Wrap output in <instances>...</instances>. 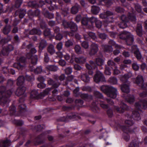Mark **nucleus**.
I'll list each match as a JSON object with an SVG mask.
<instances>
[{
  "mask_svg": "<svg viewBox=\"0 0 147 147\" xmlns=\"http://www.w3.org/2000/svg\"><path fill=\"white\" fill-rule=\"evenodd\" d=\"M108 88L109 90L107 93V95L113 98H115L117 95V90L112 87H108L106 86H102L101 87V90L104 92L107 91V89Z\"/></svg>",
  "mask_w": 147,
  "mask_h": 147,
  "instance_id": "nucleus-1",
  "label": "nucleus"
},
{
  "mask_svg": "<svg viewBox=\"0 0 147 147\" xmlns=\"http://www.w3.org/2000/svg\"><path fill=\"white\" fill-rule=\"evenodd\" d=\"M63 25L65 28H70L71 30L74 32L76 31L78 29L77 25L73 22H68L64 20L63 21Z\"/></svg>",
  "mask_w": 147,
  "mask_h": 147,
  "instance_id": "nucleus-2",
  "label": "nucleus"
},
{
  "mask_svg": "<svg viewBox=\"0 0 147 147\" xmlns=\"http://www.w3.org/2000/svg\"><path fill=\"white\" fill-rule=\"evenodd\" d=\"M25 59L24 57L20 59L19 62L14 64V67L19 70H22L25 67Z\"/></svg>",
  "mask_w": 147,
  "mask_h": 147,
  "instance_id": "nucleus-3",
  "label": "nucleus"
},
{
  "mask_svg": "<svg viewBox=\"0 0 147 147\" xmlns=\"http://www.w3.org/2000/svg\"><path fill=\"white\" fill-rule=\"evenodd\" d=\"M105 78L102 74L99 71H97L94 77V80L96 83L100 81L103 82L105 81Z\"/></svg>",
  "mask_w": 147,
  "mask_h": 147,
  "instance_id": "nucleus-4",
  "label": "nucleus"
},
{
  "mask_svg": "<svg viewBox=\"0 0 147 147\" xmlns=\"http://www.w3.org/2000/svg\"><path fill=\"white\" fill-rule=\"evenodd\" d=\"M122 129L124 132L123 134V138L126 141H128L130 139L129 134L132 133V132L130 131L128 127H123Z\"/></svg>",
  "mask_w": 147,
  "mask_h": 147,
  "instance_id": "nucleus-5",
  "label": "nucleus"
},
{
  "mask_svg": "<svg viewBox=\"0 0 147 147\" xmlns=\"http://www.w3.org/2000/svg\"><path fill=\"white\" fill-rule=\"evenodd\" d=\"M135 106L138 109H140V107L145 109L147 108V102L144 100L139 102L136 103L135 104Z\"/></svg>",
  "mask_w": 147,
  "mask_h": 147,
  "instance_id": "nucleus-6",
  "label": "nucleus"
},
{
  "mask_svg": "<svg viewBox=\"0 0 147 147\" xmlns=\"http://www.w3.org/2000/svg\"><path fill=\"white\" fill-rule=\"evenodd\" d=\"M98 50V48L97 45L95 43H92L91 45L90 51L89 52V54L93 55L95 54Z\"/></svg>",
  "mask_w": 147,
  "mask_h": 147,
  "instance_id": "nucleus-7",
  "label": "nucleus"
},
{
  "mask_svg": "<svg viewBox=\"0 0 147 147\" xmlns=\"http://www.w3.org/2000/svg\"><path fill=\"white\" fill-rule=\"evenodd\" d=\"M27 57L29 58L31 57V62L34 65L36 64L37 61V57L36 55L32 56L31 53H29L27 55Z\"/></svg>",
  "mask_w": 147,
  "mask_h": 147,
  "instance_id": "nucleus-8",
  "label": "nucleus"
},
{
  "mask_svg": "<svg viewBox=\"0 0 147 147\" xmlns=\"http://www.w3.org/2000/svg\"><path fill=\"white\" fill-rule=\"evenodd\" d=\"M26 89V88L25 87L20 86L17 89L16 91V94L18 96H21L24 93Z\"/></svg>",
  "mask_w": 147,
  "mask_h": 147,
  "instance_id": "nucleus-9",
  "label": "nucleus"
},
{
  "mask_svg": "<svg viewBox=\"0 0 147 147\" xmlns=\"http://www.w3.org/2000/svg\"><path fill=\"white\" fill-rule=\"evenodd\" d=\"M132 51L134 52L136 58L138 59H139L141 58V55L139 51L137 49L136 46H133L132 47Z\"/></svg>",
  "mask_w": 147,
  "mask_h": 147,
  "instance_id": "nucleus-10",
  "label": "nucleus"
},
{
  "mask_svg": "<svg viewBox=\"0 0 147 147\" xmlns=\"http://www.w3.org/2000/svg\"><path fill=\"white\" fill-rule=\"evenodd\" d=\"M121 108H119L117 107H115V109L117 110V111L119 113H123L125 110L127 109V106L126 105L123 103H122L120 105Z\"/></svg>",
  "mask_w": 147,
  "mask_h": 147,
  "instance_id": "nucleus-11",
  "label": "nucleus"
},
{
  "mask_svg": "<svg viewBox=\"0 0 147 147\" xmlns=\"http://www.w3.org/2000/svg\"><path fill=\"white\" fill-rule=\"evenodd\" d=\"M13 47L12 46L9 45L8 46L7 49V50L3 49L1 51V55H6L8 54V52L11 51L13 50Z\"/></svg>",
  "mask_w": 147,
  "mask_h": 147,
  "instance_id": "nucleus-12",
  "label": "nucleus"
},
{
  "mask_svg": "<svg viewBox=\"0 0 147 147\" xmlns=\"http://www.w3.org/2000/svg\"><path fill=\"white\" fill-rule=\"evenodd\" d=\"M144 80L142 76L140 75L138 76L136 78V83L139 84L142 88H143V83Z\"/></svg>",
  "mask_w": 147,
  "mask_h": 147,
  "instance_id": "nucleus-13",
  "label": "nucleus"
},
{
  "mask_svg": "<svg viewBox=\"0 0 147 147\" xmlns=\"http://www.w3.org/2000/svg\"><path fill=\"white\" fill-rule=\"evenodd\" d=\"M127 84H123L121 86V89L122 91L125 93H127L129 92V85Z\"/></svg>",
  "mask_w": 147,
  "mask_h": 147,
  "instance_id": "nucleus-14",
  "label": "nucleus"
},
{
  "mask_svg": "<svg viewBox=\"0 0 147 147\" xmlns=\"http://www.w3.org/2000/svg\"><path fill=\"white\" fill-rule=\"evenodd\" d=\"M133 36L130 34V35L128 36L125 39L126 42L128 45H131L134 41Z\"/></svg>",
  "mask_w": 147,
  "mask_h": 147,
  "instance_id": "nucleus-15",
  "label": "nucleus"
},
{
  "mask_svg": "<svg viewBox=\"0 0 147 147\" xmlns=\"http://www.w3.org/2000/svg\"><path fill=\"white\" fill-rule=\"evenodd\" d=\"M75 60L76 63H83L85 62L86 59L83 57L81 56L75 58Z\"/></svg>",
  "mask_w": 147,
  "mask_h": 147,
  "instance_id": "nucleus-16",
  "label": "nucleus"
},
{
  "mask_svg": "<svg viewBox=\"0 0 147 147\" xmlns=\"http://www.w3.org/2000/svg\"><path fill=\"white\" fill-rule=\"evenodd\" d=\"M113 13L109 11H107L106 12L100 14V18L102 19H104L111 16L113 15Z\"/></svg>",
  "mask_w": 147,
  "mask_h": 147,
  "instance_id": "nucleus-17",
  "label": "nucleus"
},
{
  "mask_svg": "<svg viewBox=\"0 0 147 147\" xmlns=\"http://www.w3.org/2000/svg\"><path fill=\"white\" fill-rule=\"evenodd\" d=\"M132 114L133 117L135 120L139 121L141 119L140 115L137 111H134L132 113Z\"/></svg>",
  "mask_w": 147,
  "mask_h": 147,
  "instance_id": "nucleus-18",
  "label": "nucleus"
},
{
  "mask_svg": "<svg viewBox=\"0 0 147 147\" xmlns=\"http://www.w3.org/2000/svg\"><path fill=\"white\" fill-rule=\"evenodd\" d=\"M136 32L138 35L139 36H141L142 35V26L141 24H138L137 25V28L136 29Z\"/></svg>",
  "mask_w": 147,
  "mask_h": 147,
  "instance_id": "nucleus-19",
  "label": "nucleus"
},
{
  "mask_svg": "<svg viewBox=\"0 0 147 147\" xmlns=\"http://www.w3.org/2000/svg\"><path fill=\"white\" fill-rule=\"evenodd\" d=\"M130 35V33L126 31H124L120 34L119 35V37L121 39H125L128 36Z\"/></svg>",
  "mask_w": 147,
  "mask_h": 147,
  "instance_id": "nucleus-20",
  "label": "nucleus"
},
{
  "mask_svg": "<svg viewBox=\"0 0 147 147\" xmlns=\"http://www.w3.org/2000/svg\"><path fill=\"white\" fill-rule=\"evenodd\" d=\"M100 9V8L97 6H93L92 7V12L94 14H97L99 11Z\"/></svg>",
  "mask_w": 147,
  "mask_h": 147,
  "instance_id": "nucleus-21",
  "label": "nucleus"
},
{
  "mask_svg": "<svg viewBox=\"0 0 147 147\" xmlns=\"http://www.w3.org/2000/svg\"><path fill=\"white\" fill-rule=\"evenodd\" d=\"M90 63L91 65L88 64H86V67L87 68L90 70L92 69H95V65L94 62L92 61H90Z\"/></svg>",
  "mask_w": 147,
  "mask_h": 147,
  "instance_id": "nucleus-22",
  "label": "nucleus"
},
{
  "mask_svg": "<svg viewBox=\"0 0 147 147\" xmlns=\"http://www.w3.org/2000/svg\"><path fill=\"white\" fill-rule=\"evenodd\" d=\"M46 68L48 70L53 71H56L58 69V67L57 66L53 65H48Z\"/></svg>",
  "mask_w": 147,
  "mask_h": 147,
  "instance_id": "nucleus-23",
  "label": "nucleus"
},
{
  "mask_svg": "<svg viewBox=\"0 0 147 147\" xmlns=\"http://www.w3.org/2000/svg\"><path fill=\"white\" fill-rule=\"evenodd\" d=\"M30 33L31 34H37L40 35L41 34V31L38 29L34 28L30 32Z\"/></svg>",
  "mask_w": 147,
  "mask_h": 147,
  "instance_id": "nucleus-24",
  "label": "nucleus"
},
{
  "mask_svg": "<svg viewBox=\"0 0 147 147\" xmlns=\"http://www.w3.org/2000/svg\"><path fill=\"white\" fill-rule=\"evenodd\" d=\"M24 78L23 76L19 77L17 79V85L19 86L22 85L24 83Z\"/></svg>",
  "mask_w": 147,
  "mask_h": 147,
  "instance_id": "nucleus-25",
  "label": "nucleus"
},
{
  "mask_svg": "<svg viewBox=\"0 0 147 147\" xmlns=\"http://www.w3.org/2000/svg\"><path fill=\"white\" fill-rule=\"evenodd\" d=\"M131 76L132 74L131 73H128L127 74H125L121 79V80L122 81H125V82H127V79L130 77Z\"/></svg>",
  "mask_w": 147,
  "mask_h": 147,
  "instance_id": "nucleus-26",
  "label": "nucleus"
},
{
  "mask_svg": "<svg viewBox=\"0 0 147 147\" xmlns=\"http://www.w3.org/2000/svg\"><path fill=\"white\" fill-rule=\"evenodd\" d=\"M82 80L84 82H88L89 81L90 78L86 74H82L81 76Z\"/></svg>",
  "mask_w": 147,
  "mask_h": 147,
  "instance_id": "nucleus-27",
  "label": "nucleus"
},
{
  "mask_svg": "<svg viewBox=\"0 0 147 147\" xmlns=\"http://www.w3.org/2000/svg\"><path fill=\"white\" fill-rule=\"evenodd\" d=\"M37 91L36 90H33L31 93L30 97L32 98H37L38 96Z\"/></svg>",
  "mask_w": 147,
  "mask_h": 147,
  "instance_id": "nucleus-28",
  "label": "nucleus"
},
{
  "mask_svg": "<svg viewBox=\"0 0 147 147\" xmlns=\"http://www.w3.org/2000/svg\"><path fill=\"white\" fill-rule=\"evenodd\" d=\"M10 141L9 140H6L3 141L1 147H8L10 145Z\"/></svg>",
  "mask_w": 147,
  "mask_h": 147,
  "instance_id": "nucleus-29",
  "label": "nucleus"
},
{
  "mask_svg": "<svg viewBox=\"0 0 147 147\" xmlns=\"http://www.w3.org/2000/svg\"><path fill=\"white\" fill-rule=\"evenodd\" d=\"M47 45V43L46 41L45 40H42L40 42L39 46V49L40 50H42Z\"/></svg>",
  "mask_w": 147,
  "mask_h": 147,
  "instance_id": "nucleus-30",
  "label": "nucleus"
},
{
  "mask_svg": "<svg viewBox=\"0 0 147 147\" xmlns=\"http://www.w3.org/2000/svg\"><path fill=\"white\" fill-rule=\"evenodd\" d=\"M48 51L51 54H53L55 52L54 46L53 45H50L48 47Z\"/></svg>",
  "mask_w": 147,
  "mask_h": 147,
  "instance_id": "nucleus-31",
  "label": "nucleus"
},
{
  "mask_svg": "<svg viewBox=\"0 0 147 147\" xmlns=\"http://www.w3.org/2000/svg\"><path fill=\"white\" fill-rule=\"evenodd\" d=\"M78 8L79 6L77 5L73 7L71 9V13L74 14L76 13L78 11Z\"/></svg>",
  "mask_w": 147,
  "mask_h": 147,
  "instance_id": "nucleus-32",
  "label": "nucleus"
},
{
  "mask_svg": "<svg viewBox=\"0 0 147 147\" xmlns=\"http://www.w3.org/2000/svg\"><path fill=\"white\" fill-rule=\"evenodd\" d=\"M129 147H139L138 142L136 140L133 141L130 144Z\"/></svg>",
  "mask_w": 147,
  "mask_h": 147,
  "instance_id": "nucleus-33",
  "label": "nucleus"
},
{
  "mask_svg": "<svg viewBox=\"0 0 147 147\" xmlns=\"http://www.w3.org/2000/svg\"><path fill=\"white\" fill-rule=\"evenodd\" d=\"M128 18L133 22H135L136 20L135 16L132 13H129Z\"/></svg>",
  "mask_w": 147,
  "mask_h": 147,
  "instance_id": "nucleus-34",
  "label": "nucleus"
},
{
  "mask_svg": "<svg viewBox=\"0 0 147 147\" xmlns=\"http://www.w3.org/2000/svg\"><path fill=\"white\" fill-rule=\"evenodd\" d=\"M127 102L130 104H131L134 101V97L133 96H129L126 99Z\"/></svg>",
  "mask_w": 147,
  "mask_h": 147,
  "instance_id": "nucleus-35",
  "label": "nucleus"
},
{
  "mask_svg": "<svg viewBox=\"0 0 147 147\" xmlns=\"http://www.w3.org/2000/svg\"><path fill=\"white\" fill-rule=\"evenodd\" d=\"M10 31V27L9 26H6L3 29V32L5 34H7Z\"/></svg>",
  "mask_w": 147,
  "mask_h": 147,
  "instance_id": "nucleus-36",
  "label": "nucleus"
},
{
  "mask_svg": "<svg viewBox=\"0 0 147 147\" xmlns=\"http://www.w3.org/2000/svg\"><path fill=\"white\" fill-rule=\"evenodd\" d=\"M75 51L76 53L78 54H81L82 53L81 47L79 45H76L75 47Z\"/></svg>",
  "mask_w": 147,
  "mask_h": 147,
  "instance_id": "nucleus-37",
  "label": "nucleus"
},
{
  "mask_svg": "<svg viewBox=\"0 0 147 147\" xmlns=\"http://www.w3.org/2000/svg\"><path fill=\"white\" fill-rule=\"evenodd\" d=\"M98 103L99 104L101 107L103 108L106 109L108 107V105L105 104L104 102L102 101H100V102H96V105Z\"/></svg>",
  "mask_w": 147,
  "mask_h": 147,
  "instance_id": "nucleus-38",
  "label": "nucleus"
},
{
  "mask_svg": "<svg viewBox=\"0 0 147 147\" xmlns=\"http://www.w3.org/2000/svg\"><path fill=\"white\" fill-rule=\"evenodd\" d=\"M51 90V88H48L46 89L42 92L41 93V95L42 96H44L47 95L50 91Z\"/></svg>",
  "mask_w": 147,
  "mask_h": 147,
  "instance_id": "nucleus-39",
  "label": "nucleus"
},
{
  "mask_svg": "<svg viewBox=\"0 0 147 147\" xmlns=\"http://www.w3.org/2000/svg\"><path fill=\"white\" fill-rule=\"evenodd\" d=\"M104 61L100 58H97L96 59V63L97 65H101L103 63Z\"/></svg>",
  "mask_w": 147,
  "mask_h": 147,
  "instance_id": "nucleus-40",
  "label": "nucleus"
},
{
  "mask_svg": "<svg viewBox=\"0 0 147 147\" xmlns=\"http://www.w3.org/2000/svg\"><path fill=\"white\" fill-rule=\"evenodd\" d=\"M108 65L111 67V68H113V67L115 68V65L114 63L112 61L109 60L108 61Z\"/></svg>",
  "mask_w": 147,
  "mask_h": 147,
  "instance_id": "nucleus-41",
  "label": "nucleus"
},
{
  "mask_svg": "<svg viewBox=\"0 0 147 147\" xmlns=\"http://www.w3.org/2000/svg\"><path fill=\"white\" fill-rule=\"evenodd\" d=\"M109 81L113 84H116L117 83V80L115 78H110L109 80Z\"/></svg>",
  "mask_w": 147,
  "mask_h": 147,
  "instance_id": "nucleus-42",
  "label": "nucleus"
},
{
  "mask_svg": "<svg viewBox=\"0 0 147 147\" xmlns=\"http://www.w3.org/2000/svg\"><path fill=\"white\" fill-rule=\"evenodd\" d=\"M2 93L0 92V102H3L4 104L5 103L7 102V100L8 99L7 98H4L2 97Z\"/></svg>",
  "mask_w": 147,
  "mask_h": 147,
  "instance_id": "nucleus-43",
  "label": "nucleus"
},
{
  "mask_svg": "<svg viewBox=\"0 0 147 147\" xmlns=\"http://www.w3.org/2000/svg\"><path fill=\"white\" fill-rule=\"evenodd\" d=\"M81 45L82 47L85 49H87L89 47V45L88 43L86 41L83 42L82 43Z\"/></svg>",
  "mask_w": 147,
  "mask_h": 147,
  "instance_id": "nucleus-44",
  "label": "nucleus"
},
{
  "mask_svg": "<svg viewBox=\"0 0 147 147\" xmlns=\"http://www.w3.org/2000/svg\"><path fill=\"white\" fill-rule=\"evenodd\" d=\"M136 9L138 12H141L142 11L141 7L139 5L136 4L135 6Z\"/></svg>",
  "mask_w": 147,
  "mask_h": 147,
  "instance_id": "nucleus-45",
  "label": "nucleus"
},
{
  "mask_svg": "<svg viewBox=\"0 0 147 147\" xmlns=\"http://www.w3.org/2000/svg\"><path fill=\"white\" fill-rule=\"evenodd\" d=\"M44 34L45 36H47L50 34V30L48 28H46L44 32Z\"/></svg>",
  "mask_w": 147,
  "mask_h": 147,
  "instance_id": "nucleus-46",
  "label": "nucleus"
},
{
  "mask_svg": "<svg viewBox=\"0 0 147 147\" xmlns=\"http://www.w3.org/2000/svg\"><path fill=\"white\" fill-rule=\"evenodd\" d=\"M45 16L48 18H51L53 17V15L52 14H50L49 13V12L46 11L45 13H44Z\"/></svg>",
  "mask_w": 147,
  "mask_h": 147,
  "instance_id": "nucleus-47",
  "label": "nucleus"
},
{
  "mask_svg": "<svg viewBox=\"0 0 147 147\" xmlns=\"http://www.w3.org/2000/svg\"><path fill=\"white\" fill-rule=\"evenodd\" d=\"M109 43L110 44H111L112 46H115L116 47L120 48V46L116 44V43L113 40H111L109 41Z\"/></svg>",
  "mask_w": 147,
  "mask_h": 147,
  "instance_id": "nucleus-48",
  "label": "nucleus"
},
{
  "mask_svg": "<svg viewBox=\"0 0 147 147\" xmlns=\"http://www.w3.org/2000/svg\"><path fill=\"white\" fill-rule=\"evenodd\" d=\"M65 72L67 74H70L72 72V69L70 67H68L65 70Z\"/></svg>",
  "mask_w": 147,
  "mask_h": 147,
  "instance_id": "nucleus-49",
  "label": "nucleus"
},
{
  "mask_svg": "<svg viewBox=\"0 0 147 147\" xmlns=\"http://www.w3.org/2000/svg\"><path fill=\"white\" fill-rule=\"evenodd\" d=\"M53 82L52 80L50 79L48 80V83L49 84L53 85L55 88H57L58 86V85L53 84Z\"/></svg>",
  "mask_w": 147,
  "mask_h": 147,
  "instance_id": "nucleus-50",
  "label": "nucleus"
},
{
  "mask_svg": "<svg viewBox=\"0 0 147 147\" xmlns=\"http://www.w3.org/2000/svg\"><path fill=\"white\" fill-rule=\"evenodd\" d=\"M94 95L96 97L99 98H101L102 97V94L98 91H95Z\"/></svg>",
  "mask_w": 147,
  "mask_h": 147,
  "instance_id": "nucleus-51",
  "label": "nucleus"
},
{
  "mask_svg": "<svg viewBox=\"0 0 147 147\" xmlns=\"http://www.w3.org/2000/svg\"><path fill=\"white\" fill-rule=\"evenodd\" d=\"M132 66L133 69L135 70H137L139 69V66L136 62L132 64Z\"/></svg>",
  "mask_w": 147,
  "mask_h": 147,
  "instance_id": "nucleus-52",
  "label": "nucleus"
},
{
  "mask_svg": "<svg viewBox=\"0 0 147 147\" xmlns=\"http://www.w3.org/2000/svg\"><path fill=\"white\" fill-rule=\"evenodd\" d=\"M88 22V20L87 18H84L82 21V23L84 25H86L87 24Z\"/></svg>",
  "mask_w": 147,
  "mask_h": 147,
  "instance_id": "nucleus-53",
  "label": "nucleus"
},
{
  "mask_svg": "<svg viewBox=\"0 0 147 147\" xmlns=\"http://www.w3.org/2000/svg\"><path fill=\"white\" fill-rule=\"evenodd\" d=\"M22 3L21 0H17L15 3V6L16 7H20Z\"/></svg>",
  "mask_w": 147,
  "mask_h": 147,
  "instance_id": "nucleus-54",
  "label": "nucleus"
},
{
  "mask_svg": "<svg viewBox=\"0 0 147 147\" xmlns=\"http://www.w3.org/2000/svg\"><path fill=\"white\" fill-rule=\"evenodd\" d=\"M42 71L41 67H37L36 69L34 70V72L36 74H38L40 73Z\"/></svg>",
  "mask_w": 147,
  "mask_h": 147,
  "instance_id": "nucleus-55",
  "label": "nucleus"
},
{
  "mask_svg": "<svg viewBox=\"0 0 147 147\" xmlns=\"http://www.w3.org/2000/svg\"><path fill=\"white\" fill-rule=\"evenodd\" d=\"M46 86V84L42 82L38 84V88H45Z\"/></svg>",
  "mask_w": 147,
  "mask_h": 147,
  "instance_id": "nucleus-56",
  "label": "nucleus"
},
{
  "mask_svg": "<svg viewBox=\"0 0 147 147\" xmlns=\"http://www.w3.org/2000/svg\"><path fill=\"white\" fill-rule=\"evenodd\" d=\"M73 43L70 40H67L65 42V45L67 47H69L72 45Z\"/></svg>",
  "mask_w": 147,
  "mask_h": 147,
  "instance_id": "nucleus-57",
  "label": "nucleus"
},
{
  "mask_svg": "<svg viewBox=\"0 0 147 147\" xmlns=\"http://www.w3.org/2000/svg\"><path fill=\"white\" fill-rule=\"evenodd\" d=\"M104 1L106 5L108 6L111 5L112 4L111 1L110 0H105Z\"/></svg>",
  "mask_w": 147,
  "mask_h": 147,
  "instance_id": "nucleus-58",
  "label": "nucleus"
},
{
  "mask_svg": "<svg viewBox=\"0 0 147 147\" xmlns=\"http://www.w3.org/2000/svg\"><path fill=\"white\" fill-rule=\"evenodd\" d=\"M125 123L126 124L129 126H131L133 124V123L131 120L129 119L126 120Z\"/></svg>",
  "mask_w": 147,
  "mask_h": 147,
  "instance_id": "nucleus-59",
  "label": "nucleus"
},
{
  "mask_svg": "<svg viewBox=\"0 0 147 147\" xmlns=\"http://www.w3.org/2000/svg\"><path fill=\"white\" fill-rule=\"evenodd\" d=\"M125 22H122L119 25L120 27L121 28H123L127 27V25Z\"/></svg>",
  "mask_w": 147,
  "mask_h": 147,
  "instance_id": "nucleus-60",
  "label": "nucleus"
},
{
  "mask_svg": "<svg viewBox=\"0 0 147 147\" xmlns=\"http://www.w3.org/2000/svg\"><path fill=\"white\" fill-rule=\"evenodd\" d=\"M121 19L123 22H127L128 21V18H127L124 15H123L121 16Z\"/></svg>",
  "mask_w": 147,
  "mask_h": 147,
  "instance_id": "nucleus-61",
  "label": "nucleus"
},
{
  "mask_svg": "<svg viewBox=\"0 0 147 147\" xmlns=\"http://www.w3.org/2000/svg\"><path fill=\"white\" fill-rule=\"evenodd\" d=\"M104 48L105 49V50L107 51H112L113 49L111 46H104Z\"/></svg>",
  "mask_w": 147,
  "mask_h": 147,
  "instance_id": "nucleus-62",
  "label": "nucleus"
},
{
  "mask_svg": "<svg viewBox=\"0 0 147 147\" xmlns=\"http://www.w3.org/2000/svg\"><path fill=\"white\" fill-rule=\"evenodd\" d=\"M63 47V44L61 42H59L57 45V48L59 50H61Z\"/></svg>",
  "mask_w": 147,
  "mask_h": 147,
  "instance_id": "nucleus-63",
  "label": "nucleus"
},
{
  "mask_svg": "<svg viewBox=\"0 0 147 147\" xmlns=\"http://www.w3.org/2000/svg\"><path fill=\"white\" fill-rule=\"evenodd\" d=\"M105 73L107 75H111V72H110L109 68L108 67H106V68L105 70Z\"/></svg>",
  "mask_w": 147,
  "mask_h": 147,
  "instance_id": "nucleus-64",
  "label": "nucleus"
}]
</instances>
